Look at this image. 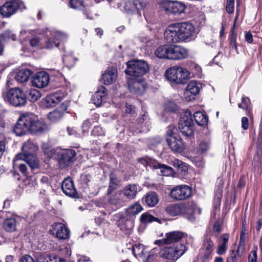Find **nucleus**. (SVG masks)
I'll list each match as a JSON object with an SVG mask.
<instances>
[{
    "instance_id": "nucleus-31",
    "label": "nucleus",
    "mask_w": 262,
    "mask_h": 262,
    "mask_svg": "<svg viewBox=\"0 0 262 262\" xmlns=\"http://www.w3.org/2000/svg\"><path fill=\"white\" fill-rule=\"evenodd\" d=\"M125 201L122 192L118 191L111 195L108 203L113 206L114 210H116L121 207Z\"/></svg>"
},
{
    "instance_id": "nucleus-17",
    "label": "nucleus",
    "mask_w": 262,
    "mask_h": 262,
    "mask_svg": "<svg viewBox=\"0 0 262 262\" xmlns=\"http://www.w3.org/2000/svg\"><path fill=\"white\" fill-rule=\"evenodd\" d=\"M183 233L179 231H172L166 233V238L163 239L155 241V244L162 245L163 244L176 245L178 243H182L181 239L183 237Z\"/></svg>"
},
{
    "instance_id": "nucleus-25",
    "label": "nucleus",
    "mask_w": 262,
    "mask_h": 262,
    "mask_svg": "<svg viewBox=\"0 0 262 262\" xmlns=\"http://www.w3.org/2000/svg\"><path fill=\"white\" fill-rule=\"evenodd\" d=\"M51 232L56 234L59 239H67L69 237L70 230L66 226L60 223H55L52 225Z\"/></svg>"
},
{
    "instance_id": "nucleus-30",
    "label": "nucleus",
    "mask_w": 262,
    "mask_h": 262,
    "mask_svg": "<svg viewBox=\"0 0 262 262\" xmlns=\"http://www.w3.org/2000/svg\"><path fill=\"white\" fill-rule=\"evenodd\" d=\"M160 255V247L154 248L150 250L148 249L143 262H160L161 260Z\"/></svg>"
},
{
    "instance_id": "nucleus-43",
    "label": "nucleus",
    "mask_w": 262,
    "mask_h": 262,
    "mask_svg": "<svg viewBox=\"0 0 262 262\" xmlns=\"http://www.w3.org/2000/svg\"><path fill=\"white\" fill-rule=\"evenodd\" d=\"M229 240V235L224 234L221 237V243L217 248V252L219 254L225 253L227 249V243Z\"/></svg>"
},
{
    "instance_id": "nucleus-24",
    "label": "nucleus",
    "mask_w": 262,
    "mask_h": 262,
    "mask_svg": "<svg viewBox=\"0 0 262 262\" xmlns=\"http://www.w3.org/2000/svg\"><path fill=\"white\" fill-rule=\"evenodd\" d=\"M170 51L169 59H183L188 56V50L180 46L171 45V50Z\"/></svg>"
},
{
    "instance_id": "nucleus-18",
    "label": "nucleus",
    "mask_w": 262,
    "mask_h": 262,
    "mask_svg": "<svg viewBox=\"0 0 262 262\" xmlns=\"http://www.w3.org/2000/svg\"><path fill=\"white\" fill-rule=\"evenodd\" d=\"M76 152L72 149L60 150L58 151V160L60 166L64 167L74 161Z\"/></svg>"
},
{
    "instance_id": "nucleus-22",
    "label": "nucleus",
    "mask_w": 262,
    "mask_h": 262,
    "mask_svg": "<svg viewBox=\"0 0 262 262\" xmlns=\"http://www.w3.org/2000/svg\"><path fill=\"white\" fill-rule=\"evenodd\" d=\"M163 7L167 11L174 14H181L184 12L186 6L180 2L177 1H167L163 3Z\"/></svg>"
},
{
    "instance_id": "nucleus-55",
    "label": "nucleus",
    "mask_w": 262,
    "mask_h": 262,
    "mask_svg": "<svg viewBox=\"0 0 262 262\" xmlns=\"http://www.w3.org/2000/svg\"><path fill=\"white\" fill-rule=\"evenodd\" d=\"M177 110V105L172 101L167 102L165 105V110L166 112H174Z\"/></svg>"
},
{
    "instance_id": "nucleus-5",
    "label": "nucleus",
    "mask_w": 262,
    "mask_h": 262,
    "mask_svg": "<svg viewBox=\"0 0 262 262\" xmlns=\"http://www.w3.org/2000/svg\"><path fill=\"white\" fill-rule=\"evenodd\" d=\"M184 243L167 245L160 247L161 259L163 262H176L187 251Z\"/></svg>"
},
{
    "instance_id": "nucleus-8",
    "label": "nucleus",
    "mask_w": 262,
    "mask_h": 262,
    "mask_svg": "<svg viewBox=\"0 0 262 262\" xmlns=\"http://www.w3.org/2000/svg\"><path fill=\"white\" fill-rule=\"evenodd\" d=\"M179 128L181 133L186 137H193L194 128L192 114L189 110L183 111L179 121Z\"/></svg>"
},
{
    "instance_id": "nucleus-61",
    "label": "nucleus",
    "mask_w": 262,
    "mask_h": 262,
    "mask_svg": "<svg viewBox=\"0 0 262 262\" xmlns=\"http://www.w3.org/2000/svg\"><path fill=\"white\" fill-rule=\"evenodd\" d=\"M50 255L47 254L39 253L36 255V262H47L48 260V256Z\"/></svg>"
},
{
    "instance_id": "nucleus-27",
    "label": "nucleus",
    "mask_w": 262,
    "mask_h": 262,
    "mask_svg": "<svg viewBox=\"0 0 262 262\" xmlns=\"http://www.w3.org/2000/svg\"><path fill=\"white\" fill-rule=\"evenodd\" d=\"M117 77V69L115 68H109L102 75L101 81L105 85L111 84L116 81Z\"/></svg>"
},
{
    "instance_id": "nucleus-46",
    "label": "nucleus",
    "mask_w": 262,
    "mask_h": 262,
    "mask_svg": "<svg viewBox=\"0 0 262 262\" xmlns=\"http://www.w3.org/2000/svg\"><path fill=\"white\" fill-rule=\"evenodd\" d=\"M94 119L93 118L92 119H88L86 120H85L81 125V127L82 129L83 133L87 132L91 127V126L92 124V123L94 121H97L98 118V114H95L93 116Z\"/></svg>"
},
{
    "instance_id": "nucleus-52",
    "label": "nucleus",
    "mask_w": 262,
    "mask_h": 262,
    "mask_svg": "<svg viewBox=\"0 0 262 262\" xmlns=\"http://www.w3.org/2000/svg\"><path fill=\"white\" fill-rule=\"evenodd\" d=\"M41 94L39 91L35 89H31L29 91L28 99L32 102L37 101L40 97Z\"/></svg>"
},
{
    "instance_id": "nucleus-44",
    "label": "nucleus",
    "mask_w": 262,
    "mask_h": 262,
    "mask_svg": "<svg viewBox=\"0 0 262 262\" xmlns=\"http://www.w3.org/2000/svg\"><path fill=\"white\" fill-rule=\"evenodd\" d=\"M196 123L200 126H205L207 124L208 119L206 115L201 112H196L193 114Z\"/></svg>"
},
{
    "instance_id": "nucleus-63",
    "label": "nucleus",
    "mask_w": 262,
    "mask_h": 262,
    "mask_svg": "<svg viewBox=\"0 0 262 262\" xmlns=\"http://www.w3.org/2000/svg\"><path fill=\"white\" fill-rule=\"evenodd\" d=\"M249 262H257V252L256 250H252L248 257Z\"/></svg>"
},
{
    "instance_id": "nucleus-57",
    "label": "nucleus",
    "mask_w": 262,
    "mask_h": 262,
    "mask_svg": "<svg viewBox=\"0 0 262 262\" xmlns=\"http://www.w3.org/2000/svg\"><path fill=\"white\" fill-rule=\"evenodd\" d=\"M92 134L94 136H101L105 134L104 129L100 126H95L92 132Z\"/></svg>"
},
{
    "instance_id": "nucleus-6",
    "label": "nucleus",
    "mask_w": 262,
    "mask_h": 262,
    "mask_svg": "<svg viewBox=\"0 0 262 262\" xmlns=\"http://www.w3.org/2000/svg\"><path fill=\"white\" fill-rule=\"evenodd\" d=\"M165 76L171 84H184L190 77V73L183 67L173 66L166 70Z\"/></svg>"
},
{
    "instance_id": "nucleus-7",
    "label": "nucleus",
    "mask_w": 262,
    "mask_h": 262,
    "mask_svg": "<svg viewBox=\"0 0 262 262\" xmlns=\"http://www.w3.org/2000/svg\"><path fill=\"white\" fill-rule=\"evenodd\" d=\"M126 64L125 74L135 78L144 79L143 76L149 71L148 64L143 60L129 61Z\"/></svg>"
},
{
    "instance_id": "nucleus-16",
    "label": "nucleus",
    "mask_w": 262,
    "mask_h": 262,
    "mask_svg": "<svg viewBox=\"0 0 262 262\" xmlns=\"http://www.w3.org/2000/svg\"><path fill=\"white\" fill-rule=\"evenodd\" d=\"M31 118L28 116V113L21 115L14 128V132L16 136H20L30 132L29 124Z\"/></svg>"
},
{
    "instance_id": "nucleus-40",
    "label": "nucleus",
    "mask_w": 262,
    "mask_h": 262,
    "mask_svg": "<svg viewBox=\"0 0 262 262\" xmlns=\"http://www.w3.org/2000/svg\"><path fill=\"white\" fill-rule=\"evenodd\" d=\"M145 202L149 207H154L159 202L158 195L155 192H150L145 196Z\"/></svg>"
},
{
    "instance_id": "nucleus-13",
    "label": "nucleus",
    "mask_w": 262,
    "mask_h": 262,
    "mask_svg": "<svg viewBox=\"0 0 262 262\" xmlns=\"http://www.w3.org/2000/svg\"><path fill=\"white\" fill-rule=\"evenodd\" d=\"M147 0H127L124 3V11L129 15H141V11L146 6Z\"/></svg>"
},
{
    "instance_id": "nucleus-48",
    "label": "nucleus",
    "mask_w": 262,
    "mask_h": 262,
    "mask_svg": "<svg viewBox=\"0 0 262 262\" xmlns=\"http://www.w3.org/2000/svg\"><path fill=\"white\" fill-rule=\"evenodd\" d=\"M204 246L206 250L205 255L207 257H208L211 255V253L213 250V243L210 238H206L205 240Z\"/></svg>"
},
{
    "instance_id": "nucleus-11",
    "label": "nucleus",
    "mask_w": 262,
    "mask_h": 262,
    "mask_svg": "<svg viewBox=\"0 0 262 262\" xmlns=\"http://www.w3.org/2000/svg\"><path fill=\"white\" fill-rule=\"evenodd\" d=\"M5 101L15 106H21L26 103L24 93L18 88L11 89L4 96Z\"/></svg>"
},
{
    "instance_id": "nucleus-58",
    "label": "nucleus",
    "mask_w": 262,
    "mask_h": 262,
    "mask_svg": "<svg viewBox=\"0 0 262 262\" xmlns=\"http://www.w3.org/2000/svg\"><path fill=\"white\" fill-rule=\"evenodd\" d=\"M226 9L229 14H231L234 12V0H227Z\"/></svg>"
},
{
    "instance_id": "nucleus-45",
    "label": "nucleus",
    "mask_w": 262,
    "mask_h": 262,
    "mask_svg": "<svg viewBox=\"0 0 262 262\" xmlns=\"http://www.w3.org/2000/svg\"><path fill=\"white\" fill-rule=\"evenodd\" d=\"M5 229L8 232H12L16 229V221L14 219H8L4 223Z\"/></svg>"
},
{
    "instance_id": "nucleus-42",
    "label": "nucleus",
    "mask_w": 262,
    "mask_h": 262,
    "mask_svg": "<svg viewBox=\"0 0 262 262\" xmlns=\"http://www.w3.org/2000/svg\"><path fill=\"white\" fill-rule=\"evenodd\" d=\"M210 148V142L209 139H204L199 141L198 143V151L200 154L207 152Z\"/></svg>"
},
{
    "instance_id": "nucleus-14",
    "label": "nucleus",
    "mask_w": 262,
    "mask_h": 262,
    "mask_svg": "<svg viewBox=\"0 0 262 262\" xmlns=\"http://www.w3.org/2000/svg\"><path fill=\"white\" fill-rule=\"evenodd\" d=\"M191 188L186 185H181L173 187L170 191V196L174 200L182 201L191 195Z\"/></svg>"
},
{
    "instance_id": "nucleus-12",
    "label": "nucleus",
    "mask_w": 262,
    "mask_h": 262,
    "mask_svg": "<svg viewBox=\"0 0 262 262\" xmlns=\"http://www.w3.org/2000/svg\"><path fill=\"white\" fill-rule=\"evenodd\" d=\"M26 6L20 0H12L5 2L0 7V14L5 17H9L18 10L26 9Z\"/></svg>"
},
{
    "instance_id": "nucleus-47",
    "label": "nucleus",
    "mask_w": 262,
    "mask_h": 262,
    "mask_svg": "<svg viewBox=\"0 0 262 262\" xmlns=\"http://www.w3.org/2000/svg\"><path fill=\"white\" fill-rule=\"evenodd\" d=\"M140 221L142 223L146 224L152 222H159V219L154 217L150 214L145 212L143 213L140 216Z\"/></svg>"
},
{
    "instance_id": "nucleus-1",
    "label": "nucleus",
    "mask_w": 262,
    "mask_h": 262,
    "mask_svg": "<svg viewBox=\"0 0 262 262\" xmlns=\"http://www.w3.org/2000/svg\"><path fill=\"white\" fill-rule=\"evenodd\" d=\"M195 34L193 25L190 23L184 22L169 25L165 30L164 35L167 42L174 43L192 40Z\"/></svg>"
},
{
    "instance_id": "nucleus-28",
    "label": "nucleus",
    "mask_w": 262,
    "mask_h": 262,
    "mask_svg": "<svg viewBox=\"0 0 262 262\" xmlns=\"http://www.w3.org/2000/svg\"><path fill=\"white\" fill-rule=\"evenodd\" d=\"M69 5L72 9L82 11L87 18H93V15L89 12V8L84 5L83 0H70Z\"/></svg>"
},
{
    "instance_id": "nucleus-10",
    "label": "nucleus",
    "mask_w": 262,
    "mask_h": 262,
    "mask_svg": "<svg viewBox=\"0 0 262 262\" xmlns=\"http://www.w3.org/2000/svg\"><path fill=\"white\" fill-rule=\"evenodd\" d=\"M171 128V127H169L167 131L168 145L172 151L180 153L184 150L185 144L180 135L175 132L176 129Z\"/></svg>"
},
{
    "instance_id": "nucleus-49",
    "label": "nucleus",
    "mask_w": 262,
    "mask_h": 262,
    "mask_svg": "<svg viewBox=\"0 0 262 262\" xmlns=\"http://www.w3.org/2000/svg\"><path fill=\"white\" fill-rule=\"evenodd\" d=\"M236 19V18L235 19ZM235 21L236 20L234 21V23L233 25L232 30L230 32V35L229 37V40H230V46L235 49H237V45H236V38H237V35L236 33H235L234 30L235 27Z\"/></svg>"
},
{
    "instance_id": "nucleus-36",
    "label": "nucleus",
    "mask_w": 262,
    "mask_h": 262,
    "mask_svg": "<svg viewBox=\"0 0 262 262\" xmlns=\"http://www.w3.org/2000/svg\"><path fill=\"white\" fill-rule=\"evenodd\" d=\"M138 191V187L135 184H130L126 186L122 192L123 196L128 200L134 199Z\"/></svg>"
},
{
    "instance_id": "nucleus-21",
    "label": "nucleus",
    "mask_w": 262,
    "mask_h": 262,
    "mask_svg": "<svg viewBox=\"0 0 262 262\" xmlns=\"http://www.w3.org/2000/svg\"><path fill=\"white\" fill-rule=\"evenodd\" d=\"M200 83L192 80L189 82L184 93V97L187 101H190L195 99V96L200 92Z\"/></svg>"
},
{
    "instance_id": "nucleus-53",
    "label": "nucleus",
    "mask_w": 262,
    "mask_h": 262,
    "mask_svg": "<svg viewBox=\"0 0 262 262\" xmlns=\"http://www.w3.org/2000/svg\"><path fill=\"white\" fill-rule=\"evenodd\" d=\"M42 43V37L35 36L30 39V45L33 47H37L41 49V45Z\"/></svg>"
},
{
    "instance_id": "nucleus-32",
    "label": "nucleus",
    "mask_w": 262,
    "mask_h": 262,
    "mask_svg": "<svg viewBox=\"0 0 262 262\" xmlns=\"http://www.w3.org/2000/svg\"><path fill=\"white\" fill-rule=\"evenodd\" d=\"M143 209L142 206L139 202H135L126 208L124 214L126 215L127 217L134 219Z\"/></svg>"
},
{
    "instance_id": "nucleus-51",
    "label": "nucleus",
    "mask_w": 262,
    "mask_h": 262,
    "mask_svg": "<svg viewBox=\"0 0 262 262\" xmlns=\"http://www.w3.org/2000/svg\"><path fill=\"white\" fill-rule=\"evenodd\" d=\"M62 60L64 63L69 67L74 66L76 63V58L72 55H64Z\"/></svg>"
},
{
    "instance_id": "nucleus-33",
    "label": "nucleus",
    "mask_w": 262,
    "mask_h": 262,
    "mask_svg": "<svg viewBox=\"0 0 262 262\" xmlns=\"http://www.w3.org/2000/svg\"><path fill=\"white\" fill-rule=\"evenodd\" d=\"M148 248L141 244H137L132 246V252L134 255L142 261L148 252Z\"/></svg>"
},
{
    "instance_id": "nucleus-62",
    "label": "nucleus",
    "mask_w": 262,
    "mask_h": 262,
    "mask_svg": "<svg viewBox=\"0 0 262 262\" xmlns=\"http://www.w3.org/2000/svg\"><path fill=\"white\" fill-rule=\"evenodd\" d=\"M117 187V181L116 180L112 177L110 178V185L107 190L108 193H111L113 190L116 188Z\"/></svg>"
},
{
    "instance_id": "nucleus-34",
    "label": "nucleus",
    "mask_w": 262,
    "mask_h": 262,
    "mask_svg": "<svg viewBox=\"0 0 262 262\" xmlns=\"http://www.w3.org/2000/svg\"><path fill=\"white\" fill-rule=\"evenodd\" d=\"M106 92L104 87H102L99 89L93 96L91 99L92 102L96 106H99L106 99Z\"/></svg>"
},
{
    "instance_id": "nucleus-64",
    "label": "nucleus",
    "mask_w": 262,
    "mask_h": 262,
    "mask_svg": "<svg viewBox=\"0 0 262 262\" xmlns=\"http://www.w3.org/2000/svg\"><path fill=\"white\" fill-rule=\"evenodd\" d=\"M47 262H65L64 260L54 255H50Z\"/></svg>"
},
{
    "instance_id": "nucleus-23",
    "label": "nucleus",
    "mask_w": 262,
    "mask_h": 262,
    "mask_svg": "<svg viewBox=\"0 0 262 262\" xmlns=\"http://www.w3.org/2000/svg\"><path fill=\"white\" fill-rule=\"evenodd\" d=\"M49 74L45 71H41L35 74L32 82L33 86L38 88H42L49 84Z\"/></svg>"
},
{
    "instance_id": "nucleus-26",
    "label": "nucleus",
    "mask_w": 262,
    "mask_h": 262,
    "mask_svg": "<svg viewBox=\"0 0 262 262\" xmlns=\"http://www.w3.org/2000/svg\"><path fill=\"white\" fill-rule=\"evenodd\" d=\"M119 226L121 230L126 232V234H130L134 227V219L127 217L123 214L120 219Z\"/></svg>"
},
{
    "instance_id": "nucleus-29",
    "label": "nucleus",
    "mask_w": 262,
    "mask_h": 262,
    "mask_svg": "<svg viewBox=\"0 0 262 262\" xmlns=\"http://www.w3.org/2000/svg\"><path fill=\"white\" fill-rule=\"evenodd\" d=\"M62 190L67 196L76 198L77 194L73 182L70 178L65 179L62 184Z\"/></svg>"
},
{
    "instance_id": "nucleus-56",
    "label": "nucleus",
    "mask_w": 262,
    "mask_h": 262,
    "mask_svg": "<svg viewBox=\"0 0 262 262\" xmlns=\"http://www.w3.org/2000/svg\"><path fill=\"white\" fill-rule=\"evenodd\" d=\"M245 234L244 231L241 232L240 238H239V243L238 247V249L236 252H238L240 250L243 251L244 250V246L245 244Z\"/></svg>"
},
{
    "instance_id": "nucleus-15",
    "label": "nucleus",
    "mask_w": 262,
    "mask_h": 262,
    "mask_svg": "<svg viewBox=\"0 0 262 262\" xmlns=\"http://www.w3.org/2000/svg\"><path fill=\"white\" fill-rule=\"evenodd\" d=\"M127 85L130 92L136 95H142L145 90L144 79L130 77L127 79Z\"/></svg>"
},
{
    "instance_id": "nucleus-60",
    "label": "nucleus",
    "mask_w": 262,
    "mask_h": 262,
    "mask_svg": "<svg viewBox=\"0 0 262 262\" xmlns=\"http://www.w3.org/2000/svg\"><path fill=\"white\" fill-rule=\"evenodd\" d=\"M19 161V160H18L17 161V165H14V164L13 163V166L14 167L18 166L19 169L20 171H21V173L24 175L27 176V168L26 164H25V163H18Z\"/></svg>"
},
{
    "instance_id": "nucleus-4",
    "label": "nucleus",
    "mask_w": 262,
    "mask_h": 262,
    "mask_svg": "<svg viewBox=\"0 0 262 262\" xmlns=\"http://www.w3.org/2000/svg\"><path fill=\"white\" fill-rule=\"evenodd\" d=\"M68 34L63 31L56 29L47 30L42 37L41 49L52 50L55 47H59L60 42L67 41Z\"/></svg>"
},
{
    "instance_id": "nucleus-2",
    "label": "nucleus",
    "mask_w": 262,
    "mask_h": 262,
    "mask_svg": "<svg viewBox=\"0 0 262 262\" xmlns=\"http://www.w3.org/2000/svg\"><path fill=\"white\" fill-rule=\"evenodd\" d=\"M22 152L18 154L14 159V165H17L18 160H23L27 163L31 169L37 168L39 166L38 159L35 156L38 149L35 143L30 140L25 142L22 148Z\"/></svg>"
},
{
    "instance_id": "nucleus-9",
    "label": "nucleus",
    "mask_w": 262,
    "mask_h": 262,
    "mask_svg": "<svg viewBox=\"0 0 262 262\" xmlns=\"http://www.w3.org/2000/svg\"><path fill=\"white\" fill-rule=\"evenodd\" d=\"M139 163L143 164L144 166H149L157 169V172L163 176H170L174 172L173 169L170 166L165 164H161L155 160L146 157L139 160Z\"/></svg>"
},
{
    "instance_id": "nucleus-35",
    "label": "nucleus",
    "mask_w": 262,
    "mask_h": 262,
    "mask_svg": "<svg viewBox=\"0 0 262 262\" xmlns=\"http://www.w3.org/2000/svg\"><path fill=\"white\" fill-rule=\"evenodd\" d=\"M32 73V71L29 69H22L17 71L14 77L17 82L23 83L28 81Z\"/></svg>"
},
{
    "instance_id": "nucleus-41",
    "label": "nucleus",
    "mask_w": 262,
    "mask_h": 262,
    "mask_svg": "<svg viewBox=\"0 0 262 262\" xmlns=\"http://www.w3.org/2000/svg\"><path fill=\"white\" fill-rule=\"evenodd\" d=\"M64 111L58 108L48 114L49 119L52 122L59 120L63 116Z\"/></svg>"
},
{
    "instance_id": "nucleus-54",
    "label": "nucleus",
    "mask_w": 262,
    "mask_h": 262,
    "mask_svg": "<svg viewBox=\"0 0 262 262\" xmlns=\"http://www.w3.org/2000/svg\"><path fill=\"white\" fill-rule=\"evenodd\" d=\"M46 145H43L42 146V149L44 154H46L49 158H55L56 154L58 155V151H57L56 149L52 147L46 148Z\"/></svg>"
},
{
    "instance_id": "nucleus-20",
    "label": "nucleus",
    "mask_w": 262,
    "mask_h": 262,
    "mask_svg": "<svg viewBox=\"0 0 262 262\" xmlns=\"http://www.w3.org/2000/svg\"><path fill=\"white\" fill-rule=\"evenodd\" d=\"M63 98V95L60 93H56L50 94L41 100L40 106L43 108L54 107L61 102Z\"/></svg>"
},
{
    "instance_id": "nucleus-37",
    "label": "nucleus",
    "mask_w": 262,
    "mask_h": 262,
    "mask_svg": "<svg viewBox=\"0 0 262 262\" xmlns=\"http://www.w3.org/2000/svg\"><path fill=\"white\" fill-rule=\"evenodd\" d=\"M171 45H166L158 47L155 52L156 56L160 58L169 59V54L170 53Z\"/></svg>"
},
{
    "instance_id": "nucleus-59",
    "label": "nucleus",
    "mask_w": 262,
    "mask_h": 262,
    "mask_svg": "<svg viewBox=\"0 0 262 262\" xmlns=\"http://www.w3.org/2000/svg\"><path fill=\"white\" fill-rule=\"evenodd\" d=\"M3 37L5 39H12L15 40L16 39V36L11 31H6L3 34Z\"/></svg>"
},
{
    "instance_id": "nucleus-3",
    "label": "nucleus",
    "mask_w": 262,
    "mask_h": 262,
    "mask_svg": "<svg viewBox=\"0 0 262 262\" xmlns=\"http://www.w3.org/2000/svg\"><path fill=\"white\" fill-rule=\"evenodd\" d=\"M196 205L192 202L186 203L171 204L168 205L165 211L169 215L172 216L183 215L190 221L194 220L193 213Z\"/></svg>"
},
{
    "instance_id": "nucleus-50",
    "label": "nucleus",
    "mask_w": 262,
    "mask_h": 262,
    "mask_svg": "<svg viewBox=\"0 0 262 262\" xmlns=\"http://www.w3.org/2000/svg\"><path fill=\"white\" fill-rule=\"evenodd\" d=\"M148 123L147 116L145 113L142 117L138 120V123L141 125V129L139 132H144L146 128L148 130V127L149 124Z\"/></svg>"
},
{
    "instance_id": "nucleus-39",
    "label": "nucleus",
    "mask_w": 262,
    "mask_h": 262,
    "mask_svg": "<svg viewBox=\"0 0 262 262\" xmlns=\"http://www.w3.org/2000/svg\"><path fill=\"white\" fill-rule=\"evenodd\" d=\"M262 165V147H257L256 154L253 157L252 165L255 169H258Z\"/></svg>"
},
{
    "instance_id": "nucleus-19",
    "label": "nucleus",
    "mask_w": 262,
    "mask_h": 262,
    "mask_svg": "<svg viewBox=\"0 0 262 262\" xmlns=\"http://www.w3.org/2000/svg\"><path fill=\"white\" fill-rule=\"evenodd\" d=\"M28 116L31 118L30 123H29L31 133L37 134L42 133L47 129V124L38 120L33 114L28 113Z\"/></svg>"
},
{
    "instance_id": "nucleus-38",
    "label": "nucleus",
    "mask_w": 262,
    "mask_h": 262,
    "mask_svg": "<svg viewBox=\"0 0 262 262\" xmlns=\"http://www.w3.org/2000/svg\"><path fill=\"white\" fill-rule=\"evenodd\" d=\"M239 108L244 110H246L247 115L251 118L253 119V114L251 110V104L250 99L247 97H243L242 101L238 104Z\"/></svg>"
}]
</instances>
